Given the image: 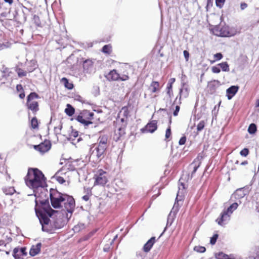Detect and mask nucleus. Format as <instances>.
<instances>
[{"label":"nucleus","mask_w":259,"mask_h":259,"mask_svg":"<svg viewBox=\"0 0 259 259\" xmlns=\"http://www.w3.org/2000/svg\"><path fill=\"white\" fill-rule=\"evenodd\" d=\"M50 196L51 204L54 208L61 207L63 206L62 204H63L67 212L72 213L73 211L75 200L72 196L62 194L54 189H51Z\"/></svg>","instance_id":"1"},{"label":"nucleus","mask_w":259,"mask_h":259,"mask_svg":"<svg viewBox=\"0 0 259 259\" xmlns=\"http://www.w3.org/2000/svg\"><path fill=\"white\" fill-rule=\"evenodd\" d=\"M26 185L30 188L36 189L44 187L46 178L42 172L36 168H29L25 178Z\"/></svg>","instance_id":"2"},{"label":"nucleus","mask_w":259,"mask_h":259,"mask_svg":"<svg viewBox=\"0 0 259 259\" xmlns=\"http://www.w3.org/2000/svg\"><path fill=\"white\" fill-rule=\"evenodd\" d=\"M40 204L39 208H37V206H36L35 212L43 227L44 225L49 224L50 221L49 218L51 217L54 213L57 212V211L53 210L50 207L48 200L41 201Z\"/></svg>","instance_id":"3"},{"label":"nucleus","mask_w":259,"mask_h":259,"mask_svg":"<svg viewBox=\"0 0 259 259\" xmlns=\"http://www.w3.org/2000/svg\"><path fill=\"white\" fill-rule=\"evenodd\" d=\"M39 95L35 92H31L27 97L26 106L28 111H31L32 113L35 115L39 111V103L37 99H39Z\"/></svg>","instance_id":"4"},{"label":"nucleus","mask_w":259,"mask_h":259,"mask_svg":"<svg viewBox=\"0 0 259 259\" xmlns=\"http://www.w3.org/2000/svg\"><path fill=\"white\" fill-rule=\"evenodd\" d=\"M211 31L214 35L221 37H229L234 34L229 27L226 25H216L211 29Z\"/></svg>","instance_id":"5"},{"label":"nucleus","mask_w":259,"mask_h":259,"mask_svg":"<svg viewBox=\"0 0 259 259\" xmlns=\"http://www.w3.org/2000/svg\"><path fill=\"white\" fill-rule=\"evenodd\" d=\"M94 115L93 112L87 110H84L77 116L75 119L80 123L85 125H88L92 123L91 120L93 119Z\"/></svg>","instance_id":"6"},{"label":"nucleus","mask_w":259,"mask_h":259,"mask_svg":"<svg viewBox=\"0 0 259 259\" xmlns=\"http://www.w3.org/2000/svg\"><path fill=\"white\" fill-rule=\"evenodd\" d=\"M106 77L107 80L110 81L118 80L126 81L130 79V76L127 72L124 73L120 76L116 69L111 70L106 76Z\"/></svg>","instance_id":"7"},{"label":"nucleus","mask_w":259,"mask_h":259,"mask_svg":"<svg viewBox=\"0 0 259 259\" xmlns=\"http://www.w3.org/2000/svg\"><path fill=\"white\" fill-rule=\"evenodd\" d=\"M95 182L94 185L104 186L108 182L107 173L102 169H99L94 176Z\"/></svg>","instance_id":"8"},{"label":"nucleus","mask_w":259,"mask_h":259,"mask_svg":"<svg viewBox=\"0 0 259 259\" xmlns=\"http://www.w3.org/2000/svg\"><path fill=\"white\" fill-rule=\"evenodd\" d=\"M107 148L106 147L98 144L95 148L93 147L91 148L92 151L91 157H96L98 159H101L104 156Z\"/></svg>","instance_id":"9"},{"label":"nucleus","mask_w":259,"mask_h":259,"mask_svg":"<svg viewBox=\"0 0 259 259\" xmlns=\"http://www.w3.org/2000/svg\"><path fill=\"white\" fill-rule=\"evenodd\" d=\"M51 143L49 140H45L43 142L37 145H33V147L35 150L44 153L51 149Z\"/></svg>","instance_id":"10"},{"label":"nucleus","mask_w":259,"mask_h":259,"mask_svg":"<svg viewBox=\"0 0 259 259\" xmlns=\"http://www.w3.org/2000/svg\"><path fill=\"white\" fill-rule=\"evenodd\" d=\"M157 128V121L153 120L149 122L144 128H142L141 131L142 133H144L146 131L149 133H153Z\"/></svg>","instance_id":"11"},{"label":"nucleus","mask_w":259,"mask_h":259,"mask_svg":"<svg viewBox=\"0 0 259 259\" xmlns=\"http://www.w3.org/2000/svg\"><path fill=\"white\" fill-rule=\"evenodd\" d=\"M230 215L224 210L221 213L220 216L216 220L218 224L221 226L226 224L230 220Z\"/></svg>","instance_id":"12"},{"label":"nucleus","mask_w":259,"mask_h":259,"mask_svg":"<svg viewBox=\"0 0 259 259\" xmlns=\"http://www.w3.org/2000/svg\"><path fill=\"white\" fill-rule=\"evenodd\" d=\"M202 159L203 156L199 154L191 163V165L193 166V170L191 173L192 177L196 172L197 169L201 165Z\"/></svg>","instance_id":"13"},{"label":"nucleus","mask_w":259,"mask_h":259,"mask_svg":"<svg viewBox=\"0 0 259 259\" xmlns=\"http://www.w3.org/2000/svg\"><path fill=\"white\" fill-rule=\"evenodd\" d=\"M221 85V82L218 80H212L208 82L207 88L210 94H213L217 89Z\"/></svg>","instance_id":"14"},{"label":"nucleus","mask_w":259,"mask_h":259,"mask_svg":"<svg viewBox=\"0 0 259 259\" xmlns=\"http://www.w3.org/2000/svg\"><path fill=\"white\" fill-rule=\"evenodd\" d=\"M27 252H26L25 247H16L13 250V255L16 259H19L23 255H26Z\"/></svg>","instance_id":"15"},{"label":"nucleus","mask_w":259,"mask_h":259,"mask_svg":"<svg viewBox=\"0 0 259 259\" xmlns=\"http://www.w3.org/2000/svg\"><path fill=\"white\" fill-rule=\"evenodd\" d=\"M156 242V239L155 237H151L144 245L143 250L145 252H149L152 248L154 244Z\"/></svg>","instance_id":"16"},{"label":"nucleus","mask_w":259,"mask_h":259,"mask_svg":"<svg viewBox=\"0 0 259 259\" xmlns=\"http://www.w3.org/2000/svg\"><path fill=\"white\" fill-rule=\"evenodd\" d=\"M41 247V243L40 242L37 243L36 245H32L30 249L29 254L33 256L38 254L40 251Z\"/></svg>","instance_id":"17"},{"label":"nucleus","mask_w":259,"mask_h":259,"mask_svg":"<svg viewBox=\"0 0 259 259\" xmlns=\"http://www.w3.org/2000/svg\"><path fill=\"white\" fill-rule=\"evenodd\" d=\"M238 87L232 85L226 91L227 96L229 100H230L236 94L238 90Z\"/></svg>","instance_id":"18"},{"label":"nucleus","mask_w":259,"mask_h":259,"mask_svg":"<svg viewBox=\"0 0 259 259\" xmlns=\"http://www.w3.org/2000/svg\"><path fill=\"white\" fill-rule=\"evenodd\" d=\"M149 90L152 93H155L160 90V84L159 82L153 81L150 84Z\"/></svg>","instance_id":"19"},{"label":"nucleus","mask_w":259,"mask_h":259,"mask_svg":"<svg viewBox=\"0 0 259 259\" xmlns=\"http://www.w3.org/2000/svg\"><path fill=\"white\" fill-rule=\"evenodd\" d=\"M78 137V132L75 130H72L70 135V139L72 140V143L75 144L76 143H78L81 139L80 137Z\"/></svg>","instance_id":"20"},{"label":"nucleus","mask_w":259,"mask_h":259,"mask_svg":"<svg viewBox=\"0 0 259 259\" xmlns=\"http://www.w3.org/2000/svg\"><path fill=\"white\" fill-rule=\"evenodd\" d=\"M82 65L83 69L88 71L93 67L94 62L92 59H87L83 61Z\"/></svg>","instance_id":"21"},{"label":"nucleus","mask_w":259,"mask_h":259,"mask_svg":"<svg viewBox=\"0 0 259 259\" xmlns=\"http://www.w3.org/2000/svg\"><path fill=\"white\" fill-rule=\"evenodd\" d=\"M61 82L63 83L64 87L68 90H72L74 88V85L72 82H69L68 79L66 77H63L60 80Z\"/></svg>","instance_id":"22"},{"label":"nucleus","mask_w":259,"mask_h":259,"mask_svg":"<svg viewBox=\"0 0 259 259\" xmlns=\"http://www.w3.org/2000/svg\"><path fill=\"white\" fill-rule=\"evenodd\" d=\"M98 145L107 147L108 136L107 135H101L99 137Z\"/></svg>","instance_id":"23"},{"label":"nucleus","mask_w":259,"mask_h":259,"mask_svg":"<svg viewBox=\"0 0 259 259\" xmlns=\"http://www.w3.org/2000/svg\"><path fill=\"white\" fill-rule=\"evenodd\" d=\"M65 113L69 116H72L75 113L74 108L69 104H67L65 109Z\"/></svg>","instance_id":"24"},{"label":"nucleus","mask_w":259,"mask_h":259,"mask_svg":"<svg viewBox=\"0 0 259 259\" xmlns=\"http://www.w3.org/2000/svg\"><path fill=\"white\" fill-rule=\"evenodd\" d=\"M238 206V204L236 202H234L227 209L224 210V211L231 215L233 212L237 208Z\"/></svg>","instance_id":"25"},{"label":"nucleus","mask_w":259,"mask_h":259,"mask_svg":"<svg viewBox=\"0 0 259 259\" xmlns=\"http://www.w3.org/2000/svg\"><path fill=\"white\" fill-rule=\"evenodd\" d=\"M112 51V47L111 44L106 45L104 46L102 49V52L108 55L111 54Z\"/></svg>","instance_id":"26"},{"label":"nucleus","mask_w":259,"mask_h":259,"mask_svg":"<svg viewBox=\"0 0 259 259\" xmlns=\"http://www.w3.org/2000/svg\"><path fill=\"white\" fill-rule=\"evenodd\" d=\"M171 122H172L171 121V117H170L169 120V125L166 130L165 135V140L166 141H169V140L168 139L171 137V126H170Z\"/></svg>","instance_id":"27"},{"label":"nucleus","mask_w":259,"mask_h":259,"mask_svg":"<svg viewBox=\"0 0 259 259\" xmlns=\"http://www.w3.org/2000/svg\"><path fill=\"white\" fill-rule=\"evenodd\" d=\"M63 169H61L59 171H58L55 175V178L56 179V181L60 184H62L65 182V180H64V178H63L62 176L59 175L60 174H62V171Z\"/></svg>","instance_id":"28"},{"label":"nucleus","mask_w":259,"mask_h":259,"mask_svg":"<svg viewBox=\"0 0 259 259\" xmlns=\"http://www.w3.org/2000/svg\"><path fill=\"white\" fill-rule=\"evenodd\" d=\"M31 127L32 129H38V121L36 117H33L30 121Z\"/></svg>","instance_id":"29"},{"label":"nucleus","mask_w":259,"mask_h":259,"mask_svg":"<svg viewBox=\"0 0 259 259\" xmlns=\"http://www.w3.org/2000/svg\"><path fill=\"white\" fill-rule=\"evenodd\" d=\"M215 257L217 259H234V258L230 257L229 255L222 252H220L216 254Z\"/></svg>","instance_id":"30"},{"label":"nucleus","mask_w":259,"mask_h":259,"mask_svg":"<svg viewBox=\"0 0 259 259\" xmlns=\"http://www.w3.org/2000/svg\"><path fill=\"white\" fill-rule=\"evenodd\" d=\"M218 65L221 68L223 71L228 72L230 70L229 65L227 62H222Z\"/></svg>","instance_id":"31"},{"label":"nucleus","mask_w":259,"mask_h":259,"mask_svg":"<svg viewBox=\"0 0 259 259\" xmlns=\"http://www.w3.org/2000/svg\"><path fill=\"white\" fill-rule=\"evenodd\" d=\"M32 21L37 27H41L42 24L39 17L36 15H34L32 18Z\"/></svg>","instance_id":"32"},{"label":"nucleus","mask_w":259,"mask_h":259,"mask_svg":"<svg viewBox=\"0 0 259 259\" xmlns=\"http://www.w3.org/2000/svg\"><path fill=\"white\" fill-rule=\"evenodd\" d=\"M16 71L17 72L18 75L19 77L25 76L27 75V72L22 68L17 67L16 68Z\"/></svg>","instance_id":"33"},{"label":"nucleus","mask_w":259,"mask_h":259,"mask_svg":"<svg viewBox=\"0 0 259 259\" xmlns=\"http://www.w3.org/2000/svg\"><path fill=\"white\" fill-rule=\"evenodd\" d=\"M206 121L204 120H201L197 125V132L201 131L205 127Z\"/></svg>","instance_id":"34"},{"label":"nucleus","mask_w":259,"mask_h":259,"mask_svg":"<svg viewBox=\"0 0 259 259\" xmlns=\"http://www.w3.org/2000/svg\"><path fill=\"white\" fill-rule=\"evenodd\" d=\"M16 192L13 187H9L4 189V192L7 195H13Z\"/></svg>","instance_id":"35"},{"label":"nucleus","mask_w":259,"mask_h":259,"mask_svg":"<svg viewBox=\"0 0 259 259\" xmlns=\"http://www.w3.org/2000/svg\"><path fill=\"white\" fill-rule=\"evenodd\" d=\"M223 57V55L221 53H218L213 55L214 60L211 61V63H213L216 61L221 60Z\"/></svg>","instance_id":"36"},{"label":"nucleus","mask_w":259,"mask_h":259,"mask_svg":"<svg viewBox=\"0 0 259 259\" xmlns=\"http://www.w3.org/2000/svg\"><path fill=\"white\" fill-rule=\"evenodd\" d=\"M256 131V126L254 123H251L248 128V132L250 134H254Z\"/></svg>","instance_id":"37"},{"label":"nucleus","mask_w":259,"mask_h":259,"mask_svg":"<svg viewBox=\"0 0 259 259\" xmlns=\"http://www.w3.org/2000/svg\"><path fill=\"white\" fill-rule=\"evenodd\" d=\"M120 113L123 112V114L124 116L127 118L130 114V111L128 110V108L127 106H124L122 108L121 110L120 111Z\"/></svg>","instance_id":"38"},{"label":"nucleus","mask_w":259,"mask_h":259,"mask_svg":"<svg viewBox=\"0 0 259 259\" xmlns=\"http://www.w3.org/2000/svg\"><path fill=\"white\" fill-rule=\"evenodd\" d=\"M172 86L170 84H167L166 87V94L168 96V97L171 98L173 96V92H172Z\"/></svg>","instance_id":"39"},{"label":"nucleus","mask_w":259,"mask_h":259,"mask_svg":"<svg viewBox=\"0 0 259 259\" xmlns=\"http://www.w3.org/2000/svg\"><path fill=\"white\" fill-rule=\"evenodd\" d=\"M194 250L198 252L203 253L206 251V248L204 246H196L194 247Z\"/></svg>","instance_id":"40"},{"label":"nucleus","mask_w":259,"mask_h":259,"mask_svg":"<svg viewBox=\"0 0 259 259\" xmlns=\"http://www.w3.org/2000/svg\"><path fill=\"white\" fill-rule=\"evenodd\" d=\"M184 93V97L187 98L189 95V91L187 88L181 89L180 91V95L181 96L182 94Z\"/></svg>","instance_id":"41"},{"label":"nucleus","mask_w":259,"mask_h":259,"mask_svg":"<svg viewBox=\"0 0 259 259\" xmlns=\"http://www.w3.org/2000/svg\"><path fill=\"white\" fill-rule=\"evenodd\" d=\"M218 234H215L213 235V236L212 237H211L210 238V243L212 245H214L215 244V243H216L217 242V240L218 238Z\"/></svg>","instance_id":"42"},{"label":"nucleus","mask_w":259,"mask_h":259,"mask_svg":"<svg viewBox=\"0 0 259 259\" xmlns=\"http://www.w3.org/2000/svg\"><path fill=\"white\" fill-rule=\"evenodd\" d=\"M249 150L247 148H244L240 152V154L241 156L246 157L249 154Z\"/></svg>","instance_id":"43"},{"label":"nucleus","mask_w":259,"mask_h":259,"mask_svg":"<svg viewBox=\"0 0 259 259\" xmlns=\"http://www.w3.org/2000/svg\"><path fill=\"white\" fill-rule=\"evenodd\" d=\"M84 193H85V194L92 195V188H85L84 187Z\"/></svg>","instance_id":"44"},{"label":"nucleus","mask_w":259,"mask_h":259,"mask_svg":"<svg viewBox=\"0 0 259 259\" xmlns=\"http://www.w3.org/2000/svg\"><path fill=\"white\" fill-rule=\"evenodd\" d=\"M213 73H219L221 72V69L218 66H213L211 68Z\"/></svg>","instance_id":"45"},{"label":"nucleus","mask_w":259,"mask_h":259,"mask_svg":"<svg viewBox=\"0 0 259 259\" xmlns=\"http://www.w3.org/2000/svg\"><path fill=\"white\" fill-rule=\"evenodd\" d=\"M118 131L119 132V135L120 137L125 134V127H119Z\"/></svg>","instance_id":"46"},{"label":"nucleus","mask_w":259,"mask_h":259,"mask_svg":"<svg viewBox=\"0 0 259 259\" xmlns=\"http://www.w3.org/2000/svg\"><path fill=\"white\" fill-rule=\"evenodd\" d=\"M186 142V137L184 136L181 138V139L179 140V143L180 145H184L185 144Z\"/></svg>","instance_id":"47"},{"label":"nucleus","mask_w":259,"mask_h":259,"mask_svg":"<svg viewBox=\"0 0 259 259\" xmlns=\"http://www.w3.org/2000/svg\"><path fill=\"white\" fill-rule=\"evenodd\" d=\"M183 54L184 56V57L185 58V60L187 61L189 60V53L188 51L185 50L183 52Z\"/></svg>","instance_id":"48"},{"label":"nucleus","mask_w":259,"mask_h":259,"mask_svg":"<svg viewBox=\"0 0 259 259\" xmlns=\"http://www.w3.org/2000/svg\"><path fill=\"white\" fill-rule=\"evenodd\" d=\"M180 109V107L179 106L177 105L176 106V109L173 113V114L175 116H176L178 115Z\"/></svg>","instance_id":"49"},{"label":"nucleus","mask_w":259,"mask_h":259,"mask_svg":"<svg viewBox=\"0 0 259 259\" xmlns=\"http://www.w3.org/2000/svg\"><path fill=\"white\" fill-rule=\"evenodd\" d=\"M225 1H215L216 5L220 8H221L224 4Z\"/></svg>","instance_id":"50"},{"label":"nucleus","mask_w":259,"mask_h":259,"mask_svg":"<svg viewBox=\"0 0 259 259\" xmlns=\"http://www.w3.org/2000/svg\"><path fill=\"white\" fill-rule=\"evenodd\" d=\"M16 90L18 92H23L24 91L23 88L22 87V85L21 84H17L16 86Z\"/></svg>","instance_id":"51"},{"label":"nucleus","mask_w":259,"mask_h":259,"mask_svg":"<svg viewBox=\"0 0 259 259\" xmlns=\"http://www.w3.org/2000/svg\"><path fill=\"white\" fill-rule=\"evenodd\" d=\"M91 196L92 195L85 194L82 196V199H83V200H85V201H87L90 199V198Z\"/></svg>","instance_id":"52"},{"label":"nucleus","mask_w":259,"mask_h":259,"mask_svg":"<svg viewBox=\"0 0 259 259\" xmlns=\"http://www.w3.org/2000/svg\"><path fill=\"white\" fill-rule=\"evenodd\" d=\"M175 80H176V79L175 78H170L168 83H167V84H169V85L171 84L172 86V84L174 83Z\"/></svg>","instance_id":"53"},{"label":"nucleus","mask_w":259,"mask_h":259,"mask_svg":"<svg viewBox=\"0 0 259 259\" xmlns=\"http://www.w3.org/2000/svg\"><path fill=\"white\" fill-rule=\"evenodd\" d=\"M247 7V5L246 3H241V9L242 10L245 9Z\"/></svg>","instance_id":"54"},{"label":"nucleus","mask_w":259,"mask_h":259,"mask_svg":"<svg viewBox=\"0 0 259 259\" xmlns=\"http://www.w3.org/2000/svg\"><path fill=\"white\" fill-rule=\"evenodd\" d=\"M25 95L24 91L22 92V93H21L19 95V98L21 99H24L25 98Z\"/></svg>","instance_id":"55"},{"label":"nucleus","mask_w":259,"mask_h":259,"mask_svg":"<svg viewBox=\"0 0 259 259\" xmlns=\"http://www.w3.org/2000/svg\"><path fill=\"white\" fill-rule=\"evenodd\" d=\"M2 245H4L5 246H6V243H5V241L4 240H0V246Z\"/></svg>","instance_id":"56"},{"label":"nucleus","mask_w":259,"mask_h":259,"mask_svg":"<svg viewBox=\"0 0 259 259\" xmlns=\"http://www.w3.org/2000/svg\"><path fill=\"white\" fill-rule=\"evenodd\" d=\"M248 164V161L247 160H245L241 163V165H246Z\"/></svg>","instance_id":"57"},{"label":"nucleus","mask_w":259,"mask_h":259,"mask_svg":"<svg viewBox=\"0 0 259 259\" xmlns=\"http://www.w3.org/2000/svg\"><path fill=\"white\" fill-rule=\"evenodd\" d=\"M254 259H259V251L256 253V255L254 257Z\"/></svg>","instance_id":"58"},{"label":"nucleus","mask_w":259,"mask_h":259,"mask_svg":"<svg viewBox=\"0 0 259 259\" xmlns=\"http://www.w3.org/2000/svg\"><path fill=\"white\" fill-rule=\"evenodd\" d=\"M256 107H259V99L256 102Z\"/></svg>","instance_id":"59"},{"label":"nucleus","mask_w":259,"mask_h":259,"mask_svg":"<svg viewBox=\"0 0 259 259\" xmlns=\"http://www.w3.org/2000/svg\"><path fill=\"white\" fill-rule=\"evenodd\" d=\"M184 186L185 185L183 183L181 184V186H182L183 189H185Z\"/></svg>","instance_id":"60"},{"label":"nucleus","mask_w":259,"mask_h":259,"mask_svg":"<svg viewBox=\"0 0 259 259\" xmlns=\"http://www.w3.org/2000/svg\"><path fill=\"white\" fill-rule=\"evenodd\" d=\"M62 125H60L59 126V130L60 131H61V130L62 129Z\"/></svg>","instance_id":"61"},{"label":"nucleus","mask_w":259,"mask_h":259,"mask_svg":"<svg viewBox=\"0 0 259 259\" xmlns=\"http://www.w3.org/2000/svg\"><path fill=\"white\" fill-rule=\"evenodd\" d=\"M7 3H9L10 4H11L13 1H6Z\"/></svg>","instance_id":"62"},{"label":"nucleus","mask_w":259,"mask_h":259,"mask_svg":"<svg viewBox=\"0 0 259 259\" xmlns=\"http://www.w3.org/2000/svg\"><path fill=\"white\" fill-rule=\"evenodd\" d=\"M6 253L7 254H9L10 252H9V251H6Z\"/></svg>","instance_id":"63"},{"label":"nucleus","mask_w":259,"mask_h":259,"mask_svg":"<svg viewBox=\"0 0 259 259\" xmlns=\"http://www.w3.org/2000/svg\"><path fill=\"white\" fill-rule=\"evenodd\" d=\"M121 121L122 122H123V121H124V119H123V118H122V119H121Z\"/></svg>","instance_id":"64"}]
</instances>
